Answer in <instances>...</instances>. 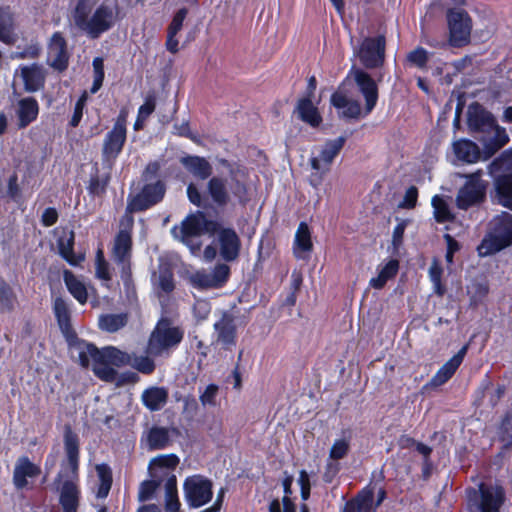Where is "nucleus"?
Wrapping results in <instances>:
<instances>
[{"label": "nucleus", "mask_w": 512, "mask_h": 512, "mask_svg": "<svg viewBox=\"0 0 512 512\" xmlns=\"http://www.w3.org/2000/svg\"><path fill=\"white\" fill-rule=\"evenodd\" d=\"M63 448L65 458L61 463V472L67 480L60 488L59 504L62 512H78L81 491L75 481L79 479L80 438L70 424L63 427Z\"/></svg>", "instance_id": "1"}, {"label": "nucleus", "mask_w": 512, "mask_h": 512, "mask_svg": "<svg viewBox=\"0 0 512 512\" xmlns=\"http://www.w3.org/2000/svg\"><path fill=\"white\" fill-rule=\"evenodd\" d=\"M161 163L150 161L141 173L143 182L136 194L127 197V213L144 212L161 203L167 191L166 182L160 178Z\"/></svg>", "instance_id": "2"}, {"label": "nucleus", "mask_w": 512, "mask_h": 512, "mask_svg": "<svg viewBox=\"0 0 512 512\" xmlns=\"http://www.w3.org/2000/svg\"><path fill=\"white\" fill-rule=\"evenodd\" d=\"M93 362L92 371L100 380L112 383L116 380L118 372L116 367H123L131 363V356L114 346L99 349L94 344H86V349L79 352V363L83 368H88Z\"/></svg>", "instance_id": "3"}, {"label": "nucleus", "mask_w": 512, "mask_h": 512, "mask_svg": "<svg viewBox=\"0 0 512 512\" xmlns=\"http://www.w3.org/2000/svg\"><path fill=\"white\" fill-rule=\"evenodd\" d=\"M180 163L195 178L208 180L207 193L216 206L225 207L228 204L230 196L226 186V179L212 176L213 167L205 157L187 154L180 158Z\"/></svg>", "instance_id": "4"}, {"label": "nucleus", "mask_w": 512, "mask_h": 512, "mask_svg": "<svg viewBox=\"0 0 512 512\" xmlns=\"http://www.w3.org/2000/svg\"><path fill=\"white\" fill-rule=\"evenodd\" d=\"M219 228L218 222L208 219L204 212L197 211L188 214L180 226H173L171 234L175 239L185 244L193 254L201 249V242L194 243V237H200L205 233H215Z\"/></svg>", "instance_id": "5"}, {"label": "nucleus", "mask_w": 512, "mask_h": 512, "mask_svg": "<svg viewBox=\"0 0 512 512\" xmlns=\"http://www.w3.org/2000/svg\"><path fill=\"white\" fill-rule=\"evenodd\" d=\"M173 322H156L149 335L146 353L152 357L169 356L183 341L185 330Z\"/></svg>", "instance_id": "6"}, {"label": "nucleus", "mask_w": 512, "mask_h": 512, "mask_svg": "<svg viewBox=\"0 0 512 512\" xmlns=\"http://www.w3.org/2000/svg\"><path fill=\"white\" fill-rule=\"evenodd\" d=\"M512 245V215L501 212L488 224L485 238L482 239L483 254H495Z\"/></svg>", "instance_id": "7"}, {"label": "nucleus", "mask_w": 512, "mask_h": 512, "mask_svg": "<svg viewBox=\"0 0 512 512\" xmlns=\"http://www.w3.org/2000/svg\"><path fill=\"white\" fill-rule=\"evenodd\" d=\"M128 111L122 108L112 129L105 135L102 146V164L112 170L127 140Z\"/></svg>", "instance_id": "8"}, {"label": "nucleus", "mask_w": 512, "mask_h": 512, "mask_svg": "<svg viewBox=\"0 0 512 512\" xmlns=\"http://www.w3.org/2000/svg\"><path fill=\"white\" fill-rule=\"evenodd\" d=\"M509 140L506 129L498 124L495 116L482 109V160L494 155Z\"/></svg>", "instance_id": "9"}, {"label": "nucleus", "mask_w": 512, "mask_h": 512, "mask_svg": "<svg viewBox=\"0 0 512 512\" xmlns=\"http://www.w3.org/2000/svg\"><path fill=\"white\" fill-rule=\"evenodd\" d=\"M346 140L347 138L345 136H339L336 139L327 140L323 145L319 156L310 158V166L312 170L315 171V173L311 174L309 179V182L313 187L316 188L322 183L324 176L331 170V165L333 164L334 159L345 146Z\"/></svg>", "instance_id": "10"}, {"label": "nucleus", "mask_w": 512, "mask_h": 512, "mask_svg": "<svg viewBox=\"0 0 512 512\" xmlns=\"http://www.w3.org/2000/svg\"><path fill=\"white\" fill-rule=\"evenodd\" d=\"M449 31V45L455 48L466 46L470 42L472 20L469 14L460 8H449L446 12Z\"/></svg>", "instance_id": "11"}, {"label": "nucleus", "mask_w": 512, "mask_h": 512, "mask_svg": "<svg viewBox=\"0 0 512 512\" xmlns=\"http://www.w3.org/2000/svg\"><path fill=\"white\" fill-rule=\"evenodd\" d=\"M183 493L190 508H200L212 500L213 482L201 474L189 476L184 480Z\"/></svg>", "instance_id": "12"}, {"label": "nucleus", "mask_w": 512, "mask_h": 512, "mask_svg": "<svg viewBox=\"0 0 512 512\" xmlns=\"http://www.w3.org/2000/svg\"><path fill=\"white\" fill-rule=\"evenodd\" d=\"M114 7L107 4V0L96 7L93 14L87 19L81 31L90 39H98L102 34L112 29L116 23V13Z\"/></svg>", "instance_id": "13"}, {"label": "nucleus", "mask_w": 512, "mask_h": 512, "mask_svg": "<svg viewBox=\"0 0 512 512\" xmlns=\"http://www.w3.org/2000/svg\"><path fill=\"white\" fill-rule=\"evenodd\" d=\"M386 39L384 35L366 37L362 41L358 57L366 69H376L383 65L385 60Z\"/></svg>", "instance_id": "14"}, {"label": "nucleus", "mask_w": 512, "mask_h": 512, "mask_svg": "<svg viewBox=\"0 0 512 512\" xmlns=\"http://www.w3.org/2000/svg\"><path fill=\"white\" fill-rule=\"evenodd\" d=\"M230 267L225 263H218L211 272L199 270L192 274L190 281L198 289L222 288L229 280Z\"/></svg>", "instance_id": "15"}, {"label": "nucleus", "mask_w": 512, "mask_h": 512, "mask_svg": "<svg viewBox=\"0 0 512 512\" xmlns=\"http://www.w3.org/2000/svg\"><path fill=\"white\" fill-rule=\"evenodd\" d=\"M489 173L494 177L498 203L512 211V170L496 165L494 160L489 166Z\"/></svg>", "instance_id": "16"}, {"label": "nucleus", "mask_w": 512, "mask_h": 512, "mask_svg": "<svg viewBox=\"0 0 512 512\" xmlns=\"http://www.w3.org/2000/svg\"><path fill=\"white\" fill-rule=\"evenodd\" d=\"M47 49L51 61L50 67L58 72H64L69 66L70 54L68 51V43L63 33L60 31L54 32L47 44Z\"/></svg>", "instance_id": "17"}, {"label": "nucleus", "mask_w": 512, "mask_h": 512, "mask_svg": "<svg viewBox=\"0 0 512 512\" xmlns=\"http://www.w3.org/2000/svg\"><path fill=\"white\" fill-rule=\"evenodd\" d=\"M353 75L358 90L365 99V115H368L377 105L379 98L378 85L371 75L362 69H355Z\"/></svg>", "instance_id": "18"}, {"label": "nucleus", "mask_w": 512, "mask_h": 512, "mask_svg": "<svg viewBox=\"0 0 512 512\" xmlns=\"http://www.w3.org/2000/svg\"><path fill=\"white\" fill-rule=\"evenodd\" d=\"M464 177L468 180L456 196V205L461 210H467L480 202V169Z\"/></svg>", "instance_id": "19"}, {"label": "nucleus", "mask_w": 512, "mask_h": 512, "mask_svg": "<svg viewBox=\"0 0 512 512\" xmlns=\"http://www.w3.org/2000/svg\"><path fill=\"white\" fill-rule=\"evenodd\" d=\"M347 79L343 80L337 90L330 97L331 105L341 110L340 116L345 119H358L361 115V106L357 100L349 99L344 90Z\"/></svg>", "instance_id": "20"}, {"label": "nucleus", "mask_w": 512, "mask_h": 512, "mask_svg": "<svg viewBox=\"0 0 512 512\" xmlns=\"http://www.w3.org/2000/svg\"><path fill=\"white\" fill-rule=\"evenodd\" d=\"M39 111L40 107L36 98L28 96L18 100L15 109L17 129L23 130L35 122Z\"/></svg>", "instance_id": "21"}, {"label": "nucleus", "mask_w": 512, "mask_h": 512, "mask_svg": "<svg viewBox=\"0 0 512 512\" xmlns=\"http://www.w3.org/2000/svg\"><path fill=\"white\" fill-rule=\"evenodd\" d=\"M40 474L41 468L27 456H22L15 464L12 481L17 490H23L28 487L29 478H37Z\"/></svg>", "instance_id": "22"}, {"label": "nucleus", "mask_w": 512, "mask_h": 512, "mask_svg": "<svg viewBox=\"0 0 512 512\" xmlns=\"http://www.w3.org/2000/svg\"><path fill=\"white\" fill-rule=\"evenodd\" d=\"M220 255L227 261H235L240 254L241 241L236 231L232 228H222L218 233Z\"/></svg>", "instance_id": "23"}, {"label": "nucleus", "mask_w": 512, "mask_h": 512, "mask_svg": "<svg viewBox=\"0 0 512 512\" xmlns=\"http://www.w3.org/2000/svg\"><path fill=\"white\" fill-rule=\"evenodd\" d=\"M175 289L174 272L169 263L159 265L157 297L163 309H166Z\"/></svg>", "instance_id": "24"}, {"label": "nucleus", "mask_w": 512, "mask_h": 512, "mask_svg": "<svg viewBox=\"0 0 512 512\" xmlns=\"http://www.w3.org/2000/svg\"><path fill=\"white\" fill-rule=\"evenodd\" d=\"M293 255L298 260H308L313 250V242L309 225L302 221L299 223L293 242Z\"/></svg>", "instance_id": "25"}, {"label": "nucleus", "mask_w": 512, "mask_h": 512, "mask_svg": "<svg viewBox=\"0 0 512 512\" xmlns=\"http://www.w3.org/2000/svg\"><path fill=\"white\" fill-rule=\"evenodd\" d=\"M132 234L129 229H120L115 236L114 245L112 249L114 260L123 266L130 267V260L132 255Z\"/></svg>", "instance_id": "26"}, {"label": "nucleus", "mask_w": 512, "mask_h": 512, "mask_svg": "<svg viewBox=\"0 0 512 512\" xmlns=\"http://www.w3.org/2000/svg\"><path fill=\"white\" fill-rule=\"evenodd\" d=\"M505 500V489L501 485L489 486L482 482V512H501Z\"/></svg>", "instance_id": "27"}, {"label": "nucleus", "mask_w": 512, "mask_h": 512, "mask_svg": "<svg viewBox=\"0 0 512 512\" xmlns=\"http://www.w3.org/2000/svg\"><path fill=\"white\" fill-rule=\"evenodd\" d=\"M15 14L10 6H0V41L13 45L17 40L15 33Z\"/></svg>", "instance_id": "28"}, {"label": "nucleus", "mask_w": 512, "mask_h": 512, "mask_svg": "<svg viewBox=\"0 0 512 512\" xmlns=\"http://www.w3.org/2000/svg\"><path fill=\"white\" fill-rule=\"evenodd\" d=\"M453 152L457 160L472 164L480 160V147L472 140L462 138L452 144Z\"/></svg>", "instance_id": "29"}, {"label": "nucleus", "mask_w": 512, "mask_h": 512, "mask_svg": "<svg viewBox=\"0 0 512 512\" xmlns=\"http://www.w3.org/2000/svg\"><path fill=\"white\" fill-rule=\"evenodd\" d=\"M373 504V490L363 488L354 497L345 502L341 512H371Z\"/></svg>", "instance_id": "30"}, {"label": "nucleus", "mask_w": 512, "mask_h": 512, "mask_svg": "<svg viewBox=\"0 0 512 512\" xmlns=\"http://www.w3.org/2000/svg\"><path fill=\"white\" fill-rule=\"evenodd\" d=\"M296 112L298 118L310 125L313 128H317L323 121V118L318 108L312 102V98L302 97L297 101Z\"/></svg>", "instance_id": "31"}, {"label": "nucleus", "mask_w": 512, "mask_h": 512, "mask_svg": "<svg viewBox=\"0 0 512 512\" xmlns=\"http://www.w3.org/2000/svg\"><path fill=\"white\" fill-rule=\"evenodd\" d=\"M21 77L24 84V90L28 93H35L44 88L45 75L41 67L36 63L22 67Z\"/></svg>", "instance_id": "32"}, {"label": "nucleus", "mask_w": 512, "mask_h": 512, "mask_svg": "<svg viewBox=\"0 0 512 512\" xmlns=\"http://www.w3.org/2000/svg\"><path fill=\"white\" fill-rule=\"evenodd\" d=\"M75 233L73 230L63 231L57 240V247L60 256L70 265L76 266L82 260L83 256H77L74 252Z\"/></svg>", "instance_id": "33"}, {"label": "nucleus", "mask_w": 512, "mask_h": 512, "mask_svg": "<svg viewBox=\"0 0 512 512\" xmlns=\"http://www.w3.org/2000/svg\"><path fill=\"white\" fill-rule=\"evenodd\" d=\"M92 169L93 172L90 175L86 188L90 196L101 198L106 194L108 185L111 181V170H108L104 174H100L97 163L93 165Z\"/></svg>", "instance_id": "34"}, {"label": "nucleus", "mask_w": 512, "mask_h": 512, "mask_svg": "<svg viewBox=\"0 0 512 512\" xmlns=\"http://www.w3.org/2000/svg\"><path fill=\"white\" fill-rule=\"evenodd\" d=\"M168 401V391L164 387H150L142 393V402L150 411L160 410Z\"/></svg>", "instance_id": "35"}, {"label": "nucleus", "mask_w": 512, "mask_h": 512, "mask_svg": "<svg viewBox=\"0 0 512 512\" xmlns=\"http://www.w3.org/2000/svg\"><path fill=\"white\" fill-rule=\"evenodd\" d=\"M399 260L390 259L379 271L376 277L371 278L370 286L374 289H382L387 282L393 279L399 271Z\"/></svg>", "instance_id": "36"}, {"label": "nucleus", "mask_w": 512, "mask_h": 512, "mask_svg": "<svg viewBox=\"0 0 512 512\" xmlns=\"http://www.w3.org/2000/svg\"><path fill=\"white\" fill-rule=\"evenodd\" d=\"M214 328L218 333V342L223 349L231 350L236 344V326L234 322H215Z\"/></svg>", "instance_id": "37"}, {"label": "nucleus", "mask_w": 512, "mask_h": 512, "mask_svg": "<svg viewBox=\"0 0 512 512\" xmlns=\"http://www.w3.org/2000/svg\"><path fill=\"white\" fill-rule=\"evenodd\" d=\"M64 282L70 294L80 303L88 300V292L85 284L81 282L71 271L64 272Z\"/></svg>", "instance_id": "38"}, {"label": "nucleus", "mask_w": 512, "mask_h": 512, "mask_svg": "<svg viewBox=\"0 0 512 512\" xmlns=\"http://www.w3.org/2000/svg\"><path fill=\"white\" fill-rule=\"evenodd\" d=\"M180 507L177 479L174 474H170L165 482V509L168 512H178Z\"/></svg>", "instance_id": "39"}, {"label": "nucleus", "mask_w": 512, "mask_h": 512, "mask_svg": "<svg viewBox=\"0 0 512 512\" xmlns=\"http://www.w3.org/2000/svg\"><path fill=\"white\" fill-rule=\"evenodd\" d=\"M433 207V214L437 223L443 224L446 222H452L455 219V215L450 210L448 203L440 195H434L431 200Z\"/></svg>", "instance_id": "40"}, {"label": "nucleus", "mask_w": 512, "mask_h": 512, "mask_svg": "<svg viewBox=\"0 0 512 512\" xmlns=\"http://www.w3.org/2000/svg\"><path fill=\"white\" fill-rule=\"evenodd\" d=\"M498 439L503 443L502 450L512 449V411L507 410L498 427Z\"/></svg>", "instance_id": "41"}, {"label": "nucleus", "mask_w": 512, "mask_h": 512, "mask_svg": "<svg viewBox=\"0 0 512 512\" xmlns=\"http://www.w3.org/2000/svg\"><path fill=\"white\" fill-rule=\"evenodd\" d=\"M96 472L99 478V486L97 489V497L105 498L108 496L112 486L113 477L111 468L105 464L96 465Z\"/></svg>", "instance_id": "42"}, {"label": "nucleus", "mask_w": 512, "mask_h": 512, "mask_svg": "<svg viewBox=\"0 0 512 512\" xmlns=\"http://www.w3.org/2000/svg\"><path fill=\"white\" fill-rule=\"evenodd\" d=\"M147 441L152 450L166 448L170 441L168 429L165 427H152L149 430Z\"/></svg>", "instance_id": "43"}, {"label": "nucleus", "mask_w": 512, "mask_h": 512, "mask_svg": "<svg viewBox=\"0 0 512 512\" xmlns=\"http://www.w3.org/2000/svg\"><path fill=\"white\" fill-rule=\"evenodd\" d=\"M428 273L434 293L439 297H443L447 292V288L442 282L443 268L437 259L432 261Z\"/></svg>", "instance_id": "44"}, {"label": "nucleus", "mask_w": 512, "mask_h": 512, "mask_svg": "<svg viewBox=\"0 0 512 512\" xmlns=\"http://www.w3.org/2000/svg\"><path fill=\"white\" fill-rule=\"evenodd\" d=\"M17 303V296L13 288L6 282L0 283V310L12 312Z\"/></svg>", "instance_id": "45"}, {"label": "nucleus", "mask_w": 512, "mask_h": 512, "mask_svg": "<svg viewBox=\"0 0 512 512\" xmlns=\"http://www.w3.org/2000/svg\"><path fill=\"white\" fill-rule=\"evenodd\" d=\"M342 434H348L347 438L336 439L329 451V458L332 460L343 459L350 450V430H343Z\"/></svg>", "instance_id": "46"}, {"label": "nucleus", "mask_w": 512, "mask_h": 512, "mask_svg": "<svg viewBox=\"0 0 512 512\" xmlns=\"http://www.w3.org/2000/svg\"><path fill=\"white\" fill-rule=\"evenodd\" d=\"M92 5L88 0H78L73 10V20L75 26L81 30L87 19L90 17Z\"/></svg>", "instance_id": "47"}, {"label": "nucleus", "mask_w": 512, "mask_h": 512, "mask_svg": "<svg viewBox=\"0 0 512 512\" xmlns=\"http://www.w3.org/2000/svg\"><path fill=\"white\" fill-rule=\"evenodd\" d=\"M467 126L471 133L480 132V102L474 101L468 106Z\"/></svg>", "instance_id": "48"}, {"label": "nucleus", "mask_w": 512, "mask_h": 512, "mask_svg": "<svg viewBox=\"0 0 512 512\" xmlns=\"http://www.w3.org/2000/svg\"><path fill=\"white\" fill-rule=\"evenodd\" d=\"M162 479H149L144 480L139 487L138 499L139 501H148L153 498L155 492L160 487Z\"/></svg>", "instance_id": "49"}, {"label": "nucleus", "mask_w": 512, "mask_h": 512, "mask_svg": "<svg viewBox=\"0 0 512 512\" xmlns=\"http://www.w3.org/2000/svg\"><path fill=\"white\" fill-rule=\"evenodd\" d=\"M428 60H429L428 52L426 51V49H424L423 47H420V46H418L417 48H415L414 50L410 51L407 54V61L411 65H413L419 69H426Z\"/></svg>", "instance_id": "50"}, {"label": "nucleus", "mask_w": 512, "mask_h": 512, "mask_svg": "<svg viewBox=\"0 0 512 512\" xmlns=\"http://www.w3.org/2000/svg\"><path fill=\"white\" fill-rule=\"evenodd\" d=\"M59 327L68 343L69 346H82L86 349V342L79 339L75 329L72 326V322H58Z\"/></svg>", "instance_id": "51"}, {"label": "nucleus", "mask_w": 512, "mask_h": 512, "mask_svg": "<svg viewBox=\"0 0 512 512\" xmlns=\"http://www.w3.org/2000/svg\"><path fill=\"white\" fill-rule=\"evenodd\" d=\"M151 355L135 357L133 367L142 374L150 375L155 371L156 364Z\"/></svg>", "instance_id": "52"}, {"label": "nucleus", "mask_w": 512, "mask_h": 512, "mask_svg": "<svg viewBox=\"0 0 512 512\" xmlns=\"http://www.w3.org/2000/svg\"><path fill=\"white\" fill-rule=\"evenodd\" d=\"M96 275L101 280H111L109 264L105 260L103 251L101 249H99L96 254Z\"/></svg>", "instance_id": "53"}, {"label": "nucleus", "mask_w": 512, "mask_h": 512, "mask_svg": "<svg viewBox=\"0 0 512 512\" xmlns=\"http://www.w3.org/2000/svg\"><path fill=\"white\" fill-rule=\"evenodd\" d=\"M466 352H467V345L463 346L451 359H449L445 364L442 365L444 370L450 376H453L455 374V372L461 365Z\"/></svg>", "instance_id": "54"}, {"label": "nucleus", "mask_w": 512, "mask_h": 512, "mask_svg": "<svg viewBox=\"0 0 512 512\" xmlns=\"http://www.w3.org/2000/svg\"><path fill=\"white\" fill-rule=\"evenodd\" d=\"M466 352H467V345L463 346L451 359H449L445 364L442 365L444 370L450 376H453L455 374V372L461 365Z\"/></svg>", "instance_id": "55"}, {"label": "nucleus", "mask_w": 512, "mask_h": 512, "mask_svg": "<svg viewBox=\"0 0 512 512\" xmlns=\"http://www.w3.org/2000/svg\"><path fill=\"white\" fill-rule=\"evenodd\" d=\"M231 189L233 196L237 198L240 204H247V202L249 201L248 187L243 181L233 178Z\"/></svg>", "instance_id": "56"}, {"label": "nucleus", "mask_w": 512, "mask_h": 512, "mask_svg": "<svg viewBox=\"0 0 512 512\" xmlns=\"http://www.w3.org/2000/svg\"><path fill=\"white\" fill-rule=\"evenodd\" d=\"M188 14V9L186 7L180 8L173 16L172 21L170 22L167 33L177 35L179 31L182 29L183 22Z\"/></svg>", "instance_id": "57"}, {"label": "nucleus", "mask_w": 512, "mask_h": 512, "mask_svg": "<svg viewBox=\"0 0 512 512\" xmlns=\"http://www.w3.org/2000/svg\"><path fill=\"white\" fill-rule=\"evenodd\" d=\"M53 312L56 320H71L69 306L62 297L55 298Z\"/></svg>", "instance_id": "58"}, {"label": "nucleus", "mask_w": 512, "mask_h": 512, "mask_svg": "<svg viewBox=\"0 0 512 512\" xmlns=\"http://www.w3.org/2000/svg\"><path fill=\"white\" fill-rule=\"evenodd\" d=\"M418 201V189L416 186H410L403 197V200L399 203L398 207L402 209H414Z\"/></svg>", "instance_id": "59"}, {"label": "nucleus", "mask_w": 512, "mask_h": 512, "mask_svg": "<svg viewBox=\"0 0 512 512\" xmlns=\"http://www.w3.org/2000/svg\"><path fill=\"white\" fill-rule=\"evenodd\" d=\"M87 100V92L84 91L83 94L77 100L72 117L69 121V125L73 128L77 127L83 117V109L85 106V102Z\"/></svg>", "instance_id": "60"}, {"label": "nucleus", "mask_w": 512, "mask_h": 512, "mask_svg": "<svg viewBox=\"0 0 512 512\" xmlns=\"http://www.w3.org/2000/svg\"><path fill=\"white\" fill-rule=\"evenodd\" d=\"M408 225V220H401L393 229L392 246L398 250L403 244L404 233Z\"/></svg>", "instance_id": "61"}, {"label": "nucleus", "mask_w": 512, "mask_h": 512, "mask_svg": "<svg viewBox=\"0 0 512 512\" xmlns=\"http://www.w3.org/2000/svg\"><path fill=\"white\" fill-rule=\"evenodd\" d=\"M41 46L38 42L26 45L22 51L17 53L19 59H36L40 56Z\"/></svg>", "instance_id": "62"}, {"label": "nucleus", "mask_w": 512, "mask_h": 512, "mask_svg": "<svg viewBox=\"0 0 512 512\" xmlns=\"http://www.w3.org/2000/svg\"><path fill=\"white\" fill-rule=\"evenodd\" d=\"M161 468L175 469L179 464V458L175 454L162 455L153 460Z\"/></svg>", "instance_id": "63"}, {"label": "nucleus", "mask_w": 512, "mask_h": 512, "mask_svg": "<svg viewBox=\"0 0 512 512\" xmlns=\"http://www.w3.org/2000/svg\"><path fill=\"white\" fill-rule=\"evenodd\" d=\"M218 386L216 384H209L204 392L200 395V401L203 405L214 406L216 404V396L218 393Z\"/></svg>", "instance_id": "64"}]
</instances>
